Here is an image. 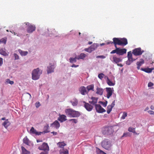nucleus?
<instances>
[{
  "instance_id": "7ed1b4c3",
  "label": "nucleus",
  "mask_w": 154,
  "mask_h": 154,
  "mask_svg": "<svg viewBox=\"0 0 154 154\" xmlns=\"http://www.w3.org/2000/svg\"><path fill=\"white\" fill-rule=\"evenodd\" d=\"M42 73V71L40 70L39 68H38L34 69L32 73V79L35 80L38 79Z\"/></svg>"
},
{
  "instance_id": "f3484780",
  "label": "nucleus",
  "mask_w": 154,
  "mask_h": 154,
  "mask_svg": "<svg viewBox=\"0 0 154 154\" xmlns=\"http://www.w3.org/2000/svg\"><path fill=\"white\" fill-rule=\"evenodd\" d=\"M79 90L81 94L83 95H84L87 93L86 88L84 86L80 87L79 89Z\"/></svg>"
},
{
  "instance_id": "e433bc0d",
  "label": "nucleus",
  "mask_w": 154,
  "mask_h": 154,
  "mask_svg": "<svg viewBox=\"0 0 154 154\" xmlns=\"http://www.w3.org/2000/svg\"><path fill=\"white\" fill-rule=\"evenodd\" d=\"M94 88V85H91L88 86L87 87V89L88 91L90 90H92L94 91L93 89Z\"/></svg>"
},
{
  "instance_id": "cd10ccee",
  "label": "nucleus",
  "mask_w": 154,
  "mask_h": 154,
  "mask_svg": "<svg viewBox=\"0 0 154 154\" xmlns=\"http://www.w3.org/2000/svg\"><path fill=\"white\" fill-rule=\"evenodd\" d=\"M22 154H30V152L28 151L24 147H21Z\"/></svg>"
},
{
  "instance_id": "f704fd0d",
  "label": "nucleus",
  "mask_w": 154,
  "mask_h": 154,
  "mask_svg": "<svg viewBox=\"0 0 154 154\" xmlns=\"http://www.w3.org/2000/svg\"><path fill=\"white\" fill-rule=\"evenodd\" d=\"M96 152L97 154H106L103 151L100 150L98 148L96 147Z\"/></svg>"
},
{
  "instance_id": "20e7f679",
  "label": "nucleus",
  "mask_w": 154,
  "mask_h": 154,
  "mask_svg": "<svg viewBox=\"0 0 154 154\" xmlns=\"http://www.w3.org/2000/svg\"><path fill=\"white\" fill-rule=\"evenodd\" d=\"M102 146L105 149L108 150H110L111 149L112 145L111 142L108 139H105L102 142Z\"/></svg>"
},
{
  "instance_id": "2eb2a0df",
  "label": "nucleus",
  "mask_w": 154,
  "mask_h": 154,
  "mask_svg": "<svg viewBox=\"0 0 154 154\" xmlns=\"http://www.w3.org/2000/svg\"><path fill=\"white\" fill-rule=\"evenodd\" d=\"M85 103L84 107L88 111H90L92 110L93 108V106L90 105L88 103H86L85 102H84Z\"/></svg>"
},
{
  "instance_id": "393cba45",
  "label": "nucleus",
  "mask_w": 154,
  "mask_h": 154,
  "mask_svg": "<svg viewBox=\"0 0 154 154\" xmlns=\"http://www.w3.org/2000/svg\"><path fill=\"white\" fill-rule=\"evenodd\" d=\"M153 69V68H148L146 69H143V68H141V70L142 71L145 72L147 73H150L152 72Z\"/></svg>"
},
{
  "instance_id": "0e129e2a",
  "label": "nucleus",
  "mask_w": 154,
  "mask_h": 154,
  "mask_svg": "<svg viewBox=\"0 0 154 154\" xmlns=\"http://www.w3.org/2000/svg\"><path fill=\"white\" fill-rule=\"evenodd\" d=\"M106 44H107V43ZM106 45V44L104 43H102L100 44V45L101 46H102L104 45Z\"/></svg>"
},
{
  "instance_id": "a18cd8bd",
  "label": "nucleus",
  "mask_w": 154,
  "mask_h": 154,
  "mask_svg": "<svg viewBox=\"0 0 154 154\" xmlns=\"http://www.w3.org/2000/svg\"><path fill=\"white\" fill-rule=\"evenodd\" d=\"M104 75L103 73H101L99 74L98 75V77L100 79L102 80V79L103 78Z\"/></svg>"
},
{
  "instance_id": "09e8293b",
  "label": "nucleus",
  "mask_w": 154,
  "mask_h": 154,
  "mask_svg": "<svg viewBox=\"0 0 154 154\" xmlns=\"http://www.w3.org/2000/svg\"><path fill=\"white\" fill-rule=\"evenodd\" d=\"M100 103L103 106L105 107L106 106L107 104V101H106L105 102H103L100 101Z\"/></svg>"
},
{
  "instance_id": "c85d7f7f",
  "label": "nucleus",
  "mask_w": 154,
  "mask_h": 154,
  "mask_svg": "<svg viewBox=\"0 0 154 154\" xmlns=\"http://www.w3.org/2000/svg\"><path fill=\"white\" fill-rule=\"evenodd\" d=\"M97 91L96 92V93L97 94L100 95L103 94V90L102 88H97Z\"/></svg>"
},
{
  "instance_id": "f257e3e1",
  "label": "nucleus",
  "mask_w": 154,
  "mask_h": 154,
  "mask_svg": "<svg viewBox=\"0 0 154 154\" xmlns=\"http://www.w3.org/2000/svg\"><path fill=\"white\" fill-rule=\"evenodd\" d=\"M101 131L102 134L106 136H112L114 132V129L112 126H104L102 128Z\"/></svg>"
},
{
  "instance_id": "58836bf2",
  "label": "nucleus",
  "mask_w": 154,
  "mask_h": 154,
  "mask_svg": "<svg viewBox=\"0 0 154 154\" xmlns=\"http://www.w3.org/2000/svg\"><path fill=\"white\" fill-rule=\"evenodd\" d=\"M71 102L73 106H76L78 104V100L77 99H75L74 101H71Z\"/></svg>"
},
{
  "instance_id": "37998d69",
  "label": "nucleus",
  "mask_w": 154,
  "mask_h": 154,
  "mask_svg": "<svg viewBox=\"0 0 154 154\" xmlns=\"http://www.w3.org/2000/svg\"><path fill=\"white\" fill-rule=\"evenodd\" d=\"M127 116V113L126 112H124L123 113L122 116L121 117L122 119H124L125 117Z\"/></svg>"
},
{
  "instance_id": "aec40b11",
  "label": "nucleus",
  "mask_w": 154,
  "mask_h": 154,
  "mask_svg": "<svg viewBox=\"0 0 154 154\" xmlns=\"http://www.w3.org/2000/svg\"><path fill=\"white\" fill-rule=\"evenodd\" d=\"M91 99L92 101H90L89 103L95 106V105L97 104L96 103H97L98 98H97L92 97Z\"/></svg>"
},
{
  "instance_id": "5701e85b",
  "label": "nucleus",
  "mask_w": 154,
  "mask_h": 154,
  "mask_svg": "<svg viewBox=\"0 0 154 154\" xmlns=\"http://www.w3.org/2000/svg\"><path fill=\"white\" fill-rule=\"evenodd\" d=\"M113 62L116 63H118L122 61V59L113 56Z\"/></svg>"
},
{
  "instance_id": "dca6fc26",
  "label": "nucleus",
  "mask_w": 154,
  "mask_h": 154,
  "mask_svg": "<svg viewBox=\"0 0 154 154\" xmlns=\"http://www.w3.org/2000/svg\"><path fill=\"white\" fill-rule=\"evenodd\" d=\"M66 117L64 115H59L58 120L60 122H62L66 120Z\"/></svg>"
},
{
  "instance_id": "9d476101",
  "label": "nucleus",
  "mask_w": 154,
  "mask_h": 154,
  "mask_svg": "<svg viewBox=\"0 0 154 154\" xmlns=\"http://www.w3.org/2000/svg\"><path fill=\"white\" fill-rule=\"evenodd\" d=\"M95 106L96 111L98 113H103L106 112V110L100 104H96Z\"/></svg>"
},
{
  "instance_id": "39448f33",
  "label": "nucleus",
  "mask_w": 154,
  "mask_h": 154,
  "mask_svg": "<svg viewBox=\"0 0 154 154\" xmlns=\"http://www.w3.org/2000/svg\"><path fill=\"white\" fill-rule=\"evenodd\" d=\"M26 25L27 26L26 31L28 32L31 33L35 30L36 27L35 25L30 24L28 22L26 23Z\"/></svg>"
},
{
  "instance_id": "6e6552de",
  "label": "nucleus",
  "mask_w": 154,
  "mask_h": 154,
  "mask_svg": "<svg viewBox=\"0 0 154 154\" xmlns=\"http://www.w3.org/2000/svg\"><path fill=\"white\" fill-rule=\"evenodd\" d=\"M144 51L142 50L140 48H139L134 49L132 53L134 55L139 56L141 55Z\"/></svg>"
},
{
  "instance_id": "a878e982",
  "label": "nucleus",
  "mask_w": 154,
  "mask_h": 154,
  "mask_svg": "<svg viewBox=\"0 0 154 154\" xmlns=\"http://www.w3.org/2000/svg\"><path fill=\"white\" fill-rule=\"evenodd\" d=\"M10 123L8 121V120L5 121L3 123L2 125L4 126L6 128H7L8 126L10 125Z\"/></svg>"
},
{
  "instance_id": "412c9836",
  "label": "nucleus",
  "mask_w": 154,
  "mask_h": 154,
  "mask_svg": "<svg viewBox=\"0 0 154 154\" xmlns=\"http://www.w3.org/2000/svg\"><path fill=\"white\" fill-rule=\"evenodd\" d=\"M51 125L57 129L60 126L59 122L57 120H56Z\"/></svg>"
},
{
  "instance_id": "4c0bfd02",
  "label": "nucleus",
  "mask_w": 154,
  "mask_h": 154,
  "mask_svg": "<svg viewBox=\"0 0 154 154\" xmlns=\"http://www.w3.org/2000/svg\"><path fill=\"white\" fill-rule=\"evenodd\" d=\"M77 59V57H75L74 58H70L69 59V61L70 63H73V62H76V59Z\"/></svg>"
},
{
  "instance_id": "0eeeda50",
  "label": "nucleus",
  "mask_w": 154,
  "mask_h": 154,
  "mask_svg": "<svg viewBox=\"0 0 154 154\" xmlns=\"http://www.w3.org/2000/svg\"><path fill=\"white\" fill-rule=\"evenodd\" d=\"M113 42L110 41L107 43V45L109 44L113 43L115 45V47H117V45H121V43L120 41V38H114L113 39Z\"/></svg>"
},
{
  "instance_id": "3c124183",
  "label": "nucleus",
  "mask_w": 154,
  "mask_h": 154,
  "mask_svg": "<svg viewBox=\"0 0 154 154\" xmlns=\"http://www.w3.org/2000/svg\"><path fill=\"white\" fill-rule=\"evenodd\" d=\"M154 85V84L153 83L151 82H149L148 83V87H152Z\"/></svg>"
},
{
  "instance_id": "de8ad7c7",
  "label": "nucleus",
  "mask_w": 154,
  "mask_h": 154,
  "mask_svg": "<svg viewBox=\"0 0 154 154\" xmlns=\"http://www.w3.org/2000/svg\"><path fill=\"white\" fill-rule=\"evenodd\" d=\"M115 48H116V49L115 50L112 51L111 52L110 54H112L116 53L117 54V47H116Z\"/></svg>"
},
{
  "instance_id": "a211bd4d",
  "label": "nucleus",
  "mask_w": 154,
  "mask_h": 154,
  "mask_svg": "<svg viewBox=\"0 0 154 154\" xmlns=\"http://www.w3.org/2000/svg\"><path fill=\"white\" fill-rule=\"evenodd\" d=\"M54 69V66L51 64H50V66L48 67L47 70L48 73L49 74L53 72Z\"/></svg>"
},
{
  "instance_id": "f03ea898",
  "label": "nucleus",
  "mask_w": 154,
  "mask_h": 154,
  "mask_svg": "<svg viewBox=\"0 0 154 154\" xmlns=\"http://www.w3.org/2000/svg\"><path fill=\"white\" fill-rule=\"evenodd\" d=\"M65 112L66 114L70 117H78L80 115L79 112L71 109H66Z\"/></svg>"
},
{
  "instance_id": "ea45409f",
  "label": "nucleus",
  "mask_w": 154,
  "mask_h": 154,
  "mask_svg": "<svg viewBox=\"0 0 154 154\" xmlns=\"http://www.w3.org/2000/svg\"><path fill=\"white\" fill-rule=\"evenodd\" d=\"M130 136V134L129 132L125 133L123 134V135L121 137V138H122L124 137H127Z\"/></svg>"
},
{
  "instance_id": "774afa93",
  "label": "nucleus",
  "mask_w": 154,
  "mask_h": 154,
  "mask_svg": "<svg viewBox=\"0 0 154 154\" xmlns=\"http://www.w3.org/2000/svg\"><path fill=\"white\" fill-rule=\"evenodd\" d=\"M42 140H37V142L38 143L39 142H42Z\"/></svg>"
},
{
  "instance_id": "69168bd1",
  "label": "nucleus",
  "mask_w": 154,
  "mask_h": 154,
  "mask_svg": "<svg viewBox=\"0 0 154 154\" xmlns=\"http://www.w3.org/2000/svg\"><path fill=\"white\" fill-rule=\"evenodd\" d=\"M149 109V108L148 107H147L146 108V109L144 110V111H146L148 110Z\"/></svg>"
},
{
  "instance_id": "6e6d98bb",
  "label": "nucleus",
  "mask_w": 154,
  "mask_h": 154,
  "mask_svg": "<svg viewBox=\"0 0 154 154\" xmlns=\"http://www.w3.org/2000/svg\"><path fill=\"white\" fill-rule=\"evenodd\" d=\"M148 112L150 115H154V112L152 110H149L148 111Z\"/></svg>"
},
{
  "instance_id": "4468645a",
  "label": "nucleus",
  "mask_w": 154,
  "mask_h": 154,
  "mask_svg": "<svg viewBox=\"0 0 154 154\" xmlns=\"http://www.w3.org/2000/svg\"><path fill=\"white\" fill-rule=\"evenodd\" d=\"M106 89L107 91L106 96L108 98H109L112 95L113 88H107Z\"/></svg>"
},
{
  "instance_id": "49530a36",
  "label": "nucleus",
  "mask_w": 154,
  "mask_h": 154,
  "mask_svg": "<svg viewBox=\"0 0 154 154\" xmlns=\"http://www.w3.org/2000/svg\"><path fill=\"white\" fill-rule=\"evenodd\" d=\"M6 82L10 84L11 85H13L14 83V82L13 81H11L9 79H7L6 80Z\"/></svg>"
},
{
  "instance_id": "bb28decb",
  "label": "nucleus",
  "mask_w": 154,
  "mask_h": 154,
  "mask_svg": "<svg viewBox=\"0 0 154 154\" xmlns=\"http://www.w3.org/2000/svg\"><path fill=\"white\" fill-rule=\"evenodd\" d=\"M99 46V45L97 43H94L90 46L91 49L92 51L95 50L96 48Z\"/></svg>"
},
{
  "instance_id": "9b49d317",
  "label": "nucleus",
  "mask_w": 154,
  "mask_h": 154,
  "mask_svg": "<svg viewBox=\"0 0 154 154\" xmlns=\"http://www.w3.org/2000/svg\"><path fill=\"white\" fill-rule=\"evenodd\" d=\"M42 133V132L37 131L33 127H32L31 128L29 131V133L30 134H35V135H40Z\"/></svg>"
},
{
  "instance_id": "ddd939ff",
  "label": "nucleus",
  "mask_w": 154,
  "mask_h": 154,
  "mask_svg": "<svg viewBox=\"0 0 154 154\" xmlns=\"http://www.w3.org/2000/svg\"><path fill=\"white\" fill-rule=\"evenodd\" d=\"M115 100H114L111 105H108L107 107V112L109 114L111 112L112 108L115 105Z\"/></svg>"
},
{
  "instance_id": "c03bdc74",
  "label": "nucleus",
  "mask_w": 154,
  "mask_h": 154,
  "mask_svg": "<svg viewBox=\"0 0 154 154\" xmlns=\"http://www.w3.org/2000/svg\"><path fill=\"white\" fill-rule=\"evenodd\" d=\"M6 42V39L4 38H2L0 40V43H3L4 44H5Z\"/></svg>"
},
{
  "instance_id": "c756f323",
  "label": "nucleus",
  "mask_w": 154,
  "mask_h": 154,
  "mask_svg": "<svg viewBox=\"0 0 154 154\" xmlns=\"http://www.w3.org/2000/svg\"><path fill=\"white\" fill-rule=\"evenodd\" d=\"M18 51L22 56H26L28 54L27 51H23L20 49L18 50Z\"/></svg>"
},
{
  "instance_id": "c9c22d12",
  "label": "nucleus",
  "mask_w": 154,
  "mask_h": 154,
  "mask_svg": "<svg viewBox=\"0 0 154 154\" xmlns=\"http://www.w3.org/2000/svg\"><path fill=\"white\" fill-rule=\"evenodd\" d=\"M23 143L27 145L29 144V140L27 137H25L23 139Z\"/></svg>"
},
{
  "instance_id": "603ef678",
  "label": "nucleus",
  "mask_w": 154,
  "mask_h": 154,
  "mask_svg": "<svg viewBox=\"0 0 154 154\" xmlns=\"http://www.w3.org/2000/svg\"><path fill=\"white\" fill-rule=\"evenodd\" d=\"M97 58H100L102 59H104L106 58V57L103 55H100L97 56Z\"/></svg>"
},
{
  "instance_id": "4be33fe9",
  "label": "nucleus",
  "mask_w": 154,
  "mask_h": 154,
  "mask_svg": "<svg viewBox=\"0 0 154 154\" xmlns=\"http://www.w3.org/2000/svg\"><path fill=\"white\" fill-rule=\"evenodd\" d=\"M144 63V61L143 59H141V60L137 62L136 64L137 65V68L138 69H139L140 66Z\"/></svg>"
},
{
  "instance_id": "423d86ee",
  "label": "nucleus",
  "mask_w": 154,
  "mask_h": 154,
  "mask_svg": "<svg viewBox=\"0 0 154 154\" xmlns=\"http://www.w3.org/2000/svg\"><path fill=\"white\" fill-rule=\"evenodd\" d=\"M127 57L128 60L127 61L126 64L128 65H130L134 61H135L136 59H134L132 57V54L131 51L128 52Z\"/></svg>"
},
{
  "instance_id": "bf43d9fd",
  "label": "nucleus",
  "mask_w": 154,
  "mask_h": 154,
  "mask_svg": "<svg viewBox=\"0 0 154 154\" xmlns=\"http://www.w3.org/2000/svg\"><path fill=\"white\" fill-rule=\"evenodd\" d=\"M79 65H75V64H73L72 66H71V67H77L78 66H79Z\"/></svg>"
},
{
  "instance_id": "473e14b6",
  "label": "nucleus",
  "mask_w": 154,
  "mask_h": 154,
  "mask_svg": "<svg viewBox=\"0 0 154 154\" xmlns=\"http://www.w3.org/2000/svg\"><path fill=\"white\" fill-rule=\"evenodd\" d=\"M57 144L59 147L62 148L66 145V143L64 142H58Z\"/></svg>"
},
{
  "instance_id": "b1692460",
  "label": "nucleus",
  "mask_w": 154,
  "mask_h": 154,
  "mask_svg": "<svg viewBox=\"0 0 154 154\" xmlns=\"http://www.w3.org/2000/svg\"><path fill=\"white\" fill-rule=\"evenodd\" d=\"M86 55L84 53H81L79 56L77 57L78 60L80 59H84V58L86 57Z\"/></svg>"
},
{
  "instance_id": "13d9d810",
  "label": "nucleus",
  "mask_w": 154,
  "mask_h": 154,
  "mask_svg": "<svg viewBox=\"0 0 154 154\" xmlns=\"http://www.w3.org/2000/svg\"><path fill=\"white\" fill-rule=\"evenodd\" d=\"M3 63V59L0 57V66L2 65Z\"/></svg>"
},
{
  "instance_id": "a19ab883",
  "label": "nucleus",
  "mask_w": 154,
  "mask_h": 154,
  "mask_svg": "<svg viewBox=\"0 0 154 154\" xmlns=\"http://www.w3.org/2000/svg\"><path fill=\"white\" fill-rule=\"evenodd\" d=\"M135 128H134L131 127H129L128 129V131L129 132H132L133 133H135Z\"/></svg>"
},
{
  "instance_id": "680f3d73",
  "label": "nucleus",
  "mask_w": 154,
  "mask_h": 154,
  "mask_svg": "<svg viewBox=\"0 0 154 154\" xmlns=\"http://www.w3.org/2000/svg\"><path fill=\"white\" fill-rule=\"evenodd\" d=\"M117 64V65L119 66H120V67L123 66V65L121 63L119 64V63H118Z\"/></svg>"
},
{
  "instance_id": "7c9ffc66",
  "label": "nucleus",
  "mask_w": 154,
  "mask_h": 154,
  "mask_svg": "<svg viewBox=\"0 0 154 154\" xmlns=\"http://www.w3.org/2000/svg\"><path fill=\"white\" fill-rule=\"evenodd\" d=\"M106 82L109 86H114L115 84V83L111 81L108 77L107 78Z\"/></svg>"
},
{
  "instance_id": "8fccbe9b",
  "label": "nucleus",
  "mask_w": 154,
  "mask_h": 154,
  "mask_svg": "<svg viewBox=\"0 0 154 154\" xmlns=\"http://www.w3.org/2000/svg\"><path fill=\"white\" fill-rule=\"evenodd\" d=\"M69 121H72V122H74L75 123H76L77 122V120L75 119H71L69 120Z\"/></svg>"
},
{
  "instance_id": "338daca9",
  "label": "nucleus",
  "mask_w": 154,
  "mask_h": 154,
  "mask_svg": "<svg viewBox=\"0 0 154 154\" xmlns=\"http://www.w3.org/2000/svg\"><path fill=\"white\" fill-rule=\"evenodd\" d=\"M92 42H88V44L89 45H91V44H92Z\"/></svg>"
},
{
  "instance_id": "052dcab7",
  "label": "nucleus",
  "mask_w": 154,
  "mask_h": 154,
  "mask_svg": "<svg viewBox=\"0 0 154 154\" xmlns=\"http://www.w3.org/2000/svg\"><path fill=\"white\" fill-rule=\"evenodd\" d=\"M51 133H52L54 135H56L57 134V132H56L53 131Z\"/></svg>"
},
{
  "instance_id": "79ce46f5",
  "label": "nucleus",
  "mask_w": 154,
  "mask_h": 154,
  "mask_svg": "<svg viewBox=\"0 0 154 154\" xmlns=\"http://www.w3.org/2000/svg\"><path fill=\"white\" fill-rule=\"evenodd\" d=\"M84 50L85 51L89 53H91L92 51V50L91 49L90 47H89L88 48H85L84 49Z\"/></svg>"
},
{
  "instance_id": "5fc2aeb1",
  "label": "nucleus",
  "mask_w": 154,
  "mask_h": 154,
  "mask_svg": "<svg viewBox=\"0 0 154 154\" xmlns=\"http://www.w3.org/2000/svg\"><path fill=\"white\" fill-rule=\"evenodd\" d=\"M35 105L36 107L37 108L40 106V104L39 102H37L35 103Z\"/></svg>"
},
{
  "instance_id": "1a4fd4ad",
  "label": "nucleus",
  "mask_w": 154,
  "mask_h": 154,
  "mask_svg": "<svg viewBox=\"0 0 154 154\" xmlns=\"http://www.w3.org/2000/svg\"><path fill=\"white\" fill-rule=\"evenodd\" d=\"M40 150H43L44 151H48L49 150V146L47 143H44L42 144L38 147Z\"/></svg>"
},
{
  "instance_id": "864d4df0",
  "label": "nucleus",
  "mask_w": 154,
  "mask_h": 154,
  "mask_svg": "<svg viewBox=\"0 0 154 154\" xmlns=\"http://www.w3.org/2000/svg\"><path fill=\"white\" fill-rule=\"evenodd\" d=\"M14 55L15 57V60H17L19 59V57L17 54H16L14 53Z\"/></svg>"
},
{
  "instance_id": "72a5a7b5",
  "label": "nucleus",
  "mask_w": 154,
  "mask_h": 154,
  "mask_svg": "<svg viewBox=\"0 0 154 154\" xmlns=\"http://www.w3.org/2000/svg\"><path fill=\"white\" fill-rule=\"evenodd\" d=\"M0 54L4 56H7L8 55L7 52H6L5 49H2L0 50Z\"/></svg>"
},
{
  "instance_id": "e2e57ef3",
  "label": "nucleus",
  "mask_w": 154,
  "mask_h": 154,
  "mask_svg": "<svg viewBox=\"0 0 154 154\" xmlns=\"http://www.w3.org/2000/svg\"><path fill=\"white\" fill-rule=\"evenodd\" d=\"M150 108L152 110H154V106H153L152 105L150 106Z\"/></svg>"
},
{
  "instance_id": "f8f14e48",
  "label": "nucleus",
  "mask_w": 154,
  "mask_h": 154,
  "mask_svg": "<svg viewBox=\"0 0 154 154\" xmlns=\"http://www.w3.org/2000/svg\"><path fill=\"white\" fill-rule=\"evenodd\" d=\"M117 54L119 55H122L126 53L127 50L125 48H117Z\"/></svg>"
},
{
  "instance_id": "6ab92c4d",
  "label": "nucleus",
  "mask_w": 154,
  "mask_h": 154,
  "mask_svg": "<svg viewBox=\"0 0 154 154\" xmlns=\"http://www.w3.org/2000/svg\"><path fill=\"white\" fill-rule=\"evenodd\" d=\"M120 41L121 43V45H125L128 44L127 39L125 38H120Z\"/></svg>"
},
{
  "instance_id": "2f4dec72",
  "label": "nucleus",
  "mask_w": 154,
  "mask_h": 154,
  "mask_svg": "<svg viewBox=\"0 0 154 154\" xmlns=\"http://www.w3.org/2000/svg\"><path fill=\"white\" fill-rule=\"evenodd\" d=\"M60 154H69V152L67 149H63L60 150Z\"/></svg>"
},
{
  "instance_id": "4d7b16f0",
  "label": "nucleus",
  "mask_w": 154,
  "mask_h": 154,
  "mask_svg": "<svg viewBox=\"0 0 154 154\" xmlns=\"http://www.w3.org/2000/svg\"><path fill=\"white\" fill-rule=\"evenodd\" d=\"M48 151H43L40 154H48Z\"/></svg>"
}]
</instances>
